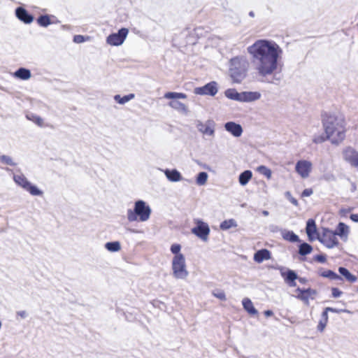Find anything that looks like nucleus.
Wrapping results in <instances>:
<instances>
[{
    "instance_id": "obj_24",
    "label": "nucleus",
    "mask_w": 358,
    "mask_h": 358,
    "mask_svg": "<svg viewBox=\"0 0 358 358\" xmlns=\"http://www.w3.org/2000/svg\"><path fill=\"white\" fill-rule=\"evenodd\" d=\"M169 106L184 115H187L189 113L187 106L179 101H170Z\"/></svg>"
},
{
    "instance_id": "obj_12",
    "label": "nucleus",
    "mask_w": 358,
    "mask_h": 358,
    "mask_svg": "<svg viewBox=\"0 0 358 358\" xmlns=\"http://www.w3.org/2000/svg\"><path fill=\"white\" fill-rule=\"evenodd\" d=\"M343 155L345 162L358 169V152L351 147H348L343 150Z\"/></svg>"
},
{
    "instance_id": "obj_39",
    "label": "nucleus",
    "mask_w": 358,
    "mask_h": 358,
    "mask_svg": "<svg viewBox=\"0 0 358 358\" xmlns=\"http://www.w3.org/2000/svg\"><path fill=\"white\" fill-rule=\"evenodd\" d=\"M0 161L4 164L10 166H15L16 164L13 161L12 158L8 155H1Z\"/></svg>"
},
{
    "instance_id": "obj_30",
    "label": "nucleus",
    "mask_w": 358,
    "mask_h": 358,
    "mask_svg": "<svg viewBox=\"0 0 358 358\" xmlns=\"http://www.w3.org/2000/svg\"><path fill=\"white\" fill-rule=\"evenodd\" d=\"M320 275L332 280H342V278L331 270H325L320 273Z\"/></svg>"
},
{
    "instance_id": "obj_45",
    "label": "nucleus",
    "mask_w": 358,
    "mask_h": 358,
    "mask_svg": "<svg viewBox=\"0 0 358 358\" xmlns=\"http://www.w3.org/2000/svg\"><path fill=\"white\" fill-rule=\"evenodd\" d=\"M73 41L76 43H81L86 41V38L83 35H75Z\"/></svg>"
},
{
    "instance_id": "obj_56",
    "label": "nucleus",
    "mask_w": 358,
    "mask_h": 358,
    "mask_svg": "<svg viewBox=\"0 0 358 358\" xmlns=\"http://www.w3.org/2000/svg\"><path fill=\"white\" fill-rule=\"evenodd\" d=\"M278 230L280 231V229H278V227L277 226H272L271 227V231H277Z\"/></svg>"
},
{
    "instance_id": "obj_31",
    "label": "nucleus",
    "mask_w": 358,
    "mask_h": 358,
    "mask_svg": "<svg viewBox=\"0 0 358 358\" xmlns=\"http://www.w3.org/2000/svg\"><path fill=\"white\" fill-rule=\"evenodd\" d=\"M134 96V94H129L124 96H121L120 94H116L114 96V100L120 104H124L133 99Z\"/></svg>"
},
{
    "instance_id": "obj_50",
    "label": "nucleus",
    "mask_w": 358,
    "mask_h": 358,
    "mask_svg": "<svg viewBox=\"0 0 358 358\" xmlns=\"http://www.w3.org/2000/svg\"><path fill=\"white\" fill-rule=\"evenodd\" d=\"M313 193V191L312 189L310 188H307V189H305L302 193H301V196L303 197H308V196H310V195H312Z\"/></svg>"
},
{
    "instance_id": "obj_8",
    "label": "nucleus",
    "mask_w": 358,
    "mask_h": 358,
    "mask_svg": "<svg viewBox=\"0 0 358 358\" xmlns=\"http://www.w3.org/2000/svg\"><path fill=\"white\" fill-rule=\"evenodd\" d=\"M318 241L328 248H333L339 243L334 231L325 229L322 236H317Z\"/></svg>"
},
{
    "instance_id": "obj_10",
    "label": "nucleus",
    "mask_w": 358,
    "mask_h": 358,
    "mask_svg": "<svg viewBox=\"0 0 358 358\" xmlns=\"http://www.w3.org/2000/svg\"><path fill=\"white\" fill-rule=\"evenodd\" d=\"M280 274L285 283L291 287L296 285V280H298L301 284H305L307 282L306 278L299 277L297 273L291 269H287L286 271H282L281 270Z\"/></svg>"
},
{
    "instance_id": "obj_17",
    "label": "nucleus",
    "mask_w": 358,
    "mask_h": 358,
    "mask_svg": "<svg viewBox=\"0 0 358 358\" xmlns=\"http://www.w3.org/2000/svg\"><path fill=\"white\" fill-rule=\"evenodd\" d=\"M16 17L25 24H30L34 20V17L25 8L17 7L15 9Z\"/></svg>"
},
{
    "instance_id": "obj_3",
    "label": "nucleus",
    "mask_w": 358,
    "mask_h": 358,
    "mask_svg": "<svg viewBox=\"0 0 358 358\" xmlns=\"http://www.w3.org/2000/svg\"><path fill=\"white\" fill-rule=\"evenodd\" d=\"M249 69L250 62L245 56H236L229 62V75L234 83H241L248 77Z\"/></svg>"
},
{
    "instance_id": "obj_47",
    "label": "nucleus",
    "mask_w": 358,
    "mask_h": 358,
    "mask_svg": "<svg viewBox=\"0 0 358 358\" xmlns=\"http://www.w3.org/2000/svg\"><path fill=\"white\" fill-rule=\"evenodd\" d=\"M327 310H328L329 312L335 313H350V311L346 309H337V308H331V307H327Z\"/></svg>"
},
{
    "instance_id": "obj_58",
    "label": "nucleus",
    "mask_w": 358,
    "mask_h": 358,
    "mask_svg": "<svg viewBox=\"0 0 358 358\" xmlns=\"http://www.w3.org/2000/svg\"><path fill=\"white\" fill-rule=\"evenodd\" d=\"M249 16H250L251 17H255V13L253 11H250L249 12Z\"/></svg>"
},
{
    "instance_id": "obj_52",
    "label": "nucleus",
    "mask_w": 358,
    "mask_h": 358,
    "mask_svg": "<svg viewBox=\"0 0 358 358\" xmlns=\"http://www.w3.org/2000/svg\"><path fill=\"white\" fill-rule=\"evenodd\" d=\"M17 315L20 316L22 319H24L27 317V313L25 310L17 311Z\"/></svg>"
},
{
    "instance_id": "obj_18",
    "label": "nucleus",
    "mask_w": 358,
    "mask_h": 358,
    "mask_svg": "<svg viewBox=\"0 0 358 358\" xmlns=\"http://www.w3.org/2000/svg\"><path fill=\"white\" fill-rule=\"evenodd\" d=\"M167 179L173 182L181 181L182 176L181 173L176 169H165L163 171Z\"/></svg>"
},
{
    "instance_id": "obj_57",
    "label": "nucleus",
    "mask_w": 358,
    "mask_h": 358,
    "mask_svg": "<svg viewBox=\"0 0 358 358\" xmlns=\"http://www.w3.org/2000/svg\"><path fill=\"white\" fill-rule=\"evenodd\" d=\"M262 215H263L264 216H268V215H269V213H268V210H263V211H262Z\"/></svg>"
},
{
    "instance_id": "obj_23",
    "label": "nucleus",
    "mask_w": 358,
    "mask_h": 358,
    "mask_svg": "<svg viewBox=\"0 0 358 358\" xmlns=\"http://www.w3.org/2000/svg\"><path fill=\"white\" fill-rule=\"evenodd\" d=\"M317 228L315 222L313 219H309L306 222V231L308 237L309 241H313L315 238L313 236L316 232Z\"/></svg>"
},
{
    "instance_id": "obj_16",
    "label": "nucleus",
    "mask_w": 358,
    "mask_h": 358,
    "mask_svg": "<svg viewBox=\"0 0 358 358\" xmlns=\"http://www.w3.org/2000/svg\"><path fill=\"white\" fill-rule=\"evenodd\" d=\"M224 129L234 137H240L243 134V128L240 124L235 122H227L224 124Z\"/></svg>"
},
{
    "instance_id": "obj_15",
    "label": "nucleus",
    "mask_w": 358,
    "mask_h": 358,
    "mask_svg": "<svg viewBox=\"0 0 358 358\" xmlns=\"http://www.w3.org/2000/svg\"><path fill=\"white\" fill-rule=\"evenodd\" d=\"M196 126L197 129L203 134L213 136L215 134V122L213 120H208L205 124L198 120Z\"/></svg>"
},
{
    "instance_id": "obj_34",
    "label": "nucleus",
    "mask_w": 358,
    "mask_h": 358,
    "mask_svg": "<svg viewBox=\"0 0 358 358\" xmlns=\"http://www.w3.org/2000/svg\"><path fill=\"white\" fill-rule=\"evenodd\" d=\"M237 227V222L234 219L224 220L220 223V228L222 230H228L231 227Z\"/></svg>"
},
{
    "instance_id": "obj_29",
    "label": "nucleus",
    "mask_w": 358,
    "mask_h": 358,
    "mask_svg": "<svg viewBox=\"0 0 358 358\" xmlns=\"http://www.w3.org/2000/svg\"><path fill=\"white\" fill-rule=\"evenodd\" d=\"M252 173L250 170H246L242 172L238 177L239 183L244 186L248 183L250 180L252 178Z\"/></svg>"
},
{
    "instance_id": "obj_43",
    "label": "nucleus",
    "mask_w": 358,
    "mask_h": 358,
    "mask_svg": "<svg viewBox=\"0 0 358 358\" xmlns=\"http://www.w3.org/2000/svg\"><path fill=\"white\" fill-rule=\"evenodd\" d=\"M285 197L293 204L295 206H298L299 205V203H298V201L294 198L291 193L287 191L285 193Z\"/></svg>"
},
{
    "instance_id": "obj_26",
    "label": "nucleus",
    "mask_w": 358,
    "mask_h": 358,
    "mask_svg": "<svg viewBox=\"0 0 358 358\" xmlns=\"http://www.w3.org/2000/svg\"><path fill=\"white\" fill-rule=\"evenodd\" d=\"M244 309L250 315H257L258 311L254 307L252 301L248 298H245L242 301Z\"/></svg>"
},
{
    "instance_id": "obj_19",
    "label": "nucleus",
    "mask_w": 358,
    "mask_h": 358,
    "mask_svg": "<svg viewBox=\"0 0 358 358\" xmlns=\"http://www.w3.org/2000/svg\"><path fill=\"white\" fill-rule=\"evenodd\" d=\"M349 232V227L343 222H339L334 234H335L336 236H338L341 239L346 241Z\"/></svg>"
},
{
    "instance_id": "obj_6",
    "label": "nucleus",
    "mask_w": 358,
    "mask_h": 358,
    "mask_svg": "<svg viewBox=\"0 0 358 358\" xmlns=\"http://www.w3.org/2000/svg\"><path fill=\"white\" fill-rule=\"evenodd\" d=\"M13 180L16 184L33 196H42L43 194V191L32 185L23 174L14 175Z\"/></svg>"
},
{
    "instance_id": "obj_44",
    "label": "nucleus",
    "mask_w": 358,
    "mask_h": 358,
    "mask_svg": "<svg viewBox=\"0 0 358 358\" xmlns=\"http://www.w3.org/2000/svg\"><path fill=\"white\" fill-rule=\"evenodd\" d=\"M327 322H328V321H327L325 320L320 319L319 321L317 327V330L320 332H322L324 330Z\"/></svg>"
},
{
    "instance_id": "obj_37",
    "label": "nucleus",
    "mask_w": 358,
    "mask_h": 358,
    "mask_svg": "<svg viewBox=\"0 0 358 358\" xmlns=\"http://www.w3.org/2000/svg\"><path fill=\"white\" fill-rule=\"evenodd\" d=\"M208 173L206 172L202 171L198 173L196 182L198 185H203L206 183L208 180Z\"/></svg>"
},
{
    "instance_id": "obj_32",
    "label": "nucleus",
    "mask_w": 358,
    "mask_h": 358,
    "mask_svg": "<svg viewBox=\"0 0 358 358\" xmlns=\"http://www.w3.org/2000/svg\"><path fill=\"white\" fill-rule=\"evenodd\" d=\"M313 250V247L307 243H303L299 245V254L301 256H306L308 254H310Z\"/></svg>"
},
{
    "instance_id": "obj_13",
    "label": "nucleus",
    "mask_w": 358,
    "mask_h": 358,
    "mask_svg": "<svg viewBox=\"0 0 358 358\" xmlns=\"http://www.w3.org/2000/svg\"><path fill=\"white\" fill-rule=\"evenodd\" d=\"M311 168L312 163L307 160H299L295 166L296 171L303 178H306L309 176Z\"/></svg>"
},
{
    "instance_id": "obj_7",
    "label": "nucleus",
    "mask_w": 358,
    "mask_h": 358,
    "mask_svg": "<svg viewBox=\"0 0 358 358\" xmlns=\"http://www.w3.org/2000/svg\"><path fill=\"white\" fill-rule=\"evenodd\" d=\"M194 222L196 227L192 229V233L202 241H207L210 231L208 224L199 219L194 220Z\"/></svg>"
},
{
    "instance_id": "obj_48",
    "label": "nucleus",
    "mask_w": 358,
    "mask_h": 358,
    "mask_svg": "<svg viewBox=\"0 0 358 358\" xmlns=\"http://www.w3.org/2000/svg\"><path fill=\"white\" fill-rule=\"evenodd\" d=\"M213 295L222 300V301H225L226 300V295H225V293L223 292V291H218L217 292H213Z\"/></svg>"
},
{
    "instance_id": "obj_60",
    "label": "nucleus",
    "mask_w": 358,
    "mask_h": 358,
    "mask_svg": "<svg viewBox=\"0 0 358 358\" xmlns=\"http://www.w3.org/2000/svg\"><path fill=\"white\" fill-rule=\"evenodd\" d=\"M246 358H248V357H246Z\"/></svg>"
},
{
    "instance_id": "obj_11",
    "label": "nucleus",
    "mask_w": 358,
    "mask_h": 358,
    "mask_svg": "<svg viewBox=\"0 0 358 358\" xmlns=\"http://www.w3.org/2000/svg\"><path fill=\"white\" fill-rule=\"evenodd\" d=\"M217 84L215 81L210 82L203 87H196L194 94L199 95L215 96L217 93Z\"/></svg>"
},
{
    "instance_id": "obj_25",
    "label": "nucleus",
    "mask_w": 358,
    "mask_h": 358,
    "mask_svg": "<svg viewBox=\"0 0 358 358\" xmlns=\"http://www.w3.org/2000/svg\"><path fill=\"white\" fill-rule=\"evenodd\" d=\"M13 76L20 80H27L31 76V73L29 69L20 67L13 73Z\"/></svg>"
},
{
    "instance_id": "obj_42",
    "label": "nucleus",
    "mask_w": 358,
    "mask_h": 358,
    "mask_svg": "<svg viewBox=\"0 0 358 358\" xmlns=\"http://www.w3.org/2000/svg\"><path fill=\"white\" fill-rule=\"evenodd\" d=\"M181 250V246L180 244H173L171 246V248H170V250L171 252L175 255V256H177L178 255H182V253L180 252Z\"/></svg>"
},
{
    "instance_id": "obj_53",
    "label": "nucleus",
    "mask_w": 358,
    "mask_h": 358,
    "mask_svg": "<svg viewBox=\"0 0 358 358\" xmlns=\"http://www.w3.org/2000/svg\"><path fill=\"white\" fill-rule=\"evenodd\" d=\"M350 218L354 222H358V213L357 214H351Z\"/></svg>"
},
{
    "instance_id": "obj_33",
    "label": "nucleus",
    "mask_w": 358,
    "mask_h": 358,
    "mask_svg": "<svg viewBox=\"0 0 358 358\" xmlns=\"http://www.w3.org/2000/svg\"><path fill=\"white\" fill-rule=\"evenodd\" d=\"M164 97L167 99H186L187 94L182 92H169L164 94Z\"/></svg>"
},
{
    "instance_id": "obj_40",
    "label": "nucleus",
    "mask_w": 358,
    "mask_h": 358,
    "mask_svg": "<svg viewBox=\"0 0 358 358\" xmlns=\"http://www.w3.org/2000/svg\"><path fill=\"white\" fill-rule=\"evenodd\" d=\"M327 140H330L331 141V138L330 137H327V134H326V136L318 135V136H314V138L313 139V141L315 144H320V143H322L326 141Z\"/></svg>"
},
{
    "instance_id": "obj_35",
    "label": "nucleus",
    "mask_w": 358,
    "mask_h": 358,
    "mask_svg": "<svg viewBox=\"0 0 358 358\" xmlns=\"http://www.w3.org/2000/svg\"><path fill=\"white\" fill-rule=\"evenodd\" d=\"M107 250L113 252H118L121 249V245L118 241L108 242L105 244Z\"/></svg>"
},
{
    "instance_id": "obj_1",
    "label": "nucleus",
    "mask_w": 358,
    "mask_h": 358,
    "mask_svg": "<svg viewBox=\"0 0 358 358\" xmlns=\"http://www.w3.org/2000/svg\"><path fill=\"white\" fill-rule=\"evenodd\" d=\"M252 63L259 80L277 85L280 81L275 73L283 53L280 46L273 41L259 39L247 48Z\"/></svg>"
},
{
    "instance_id": "obj_59",
    "label": "nucleus",
    "mask_w": 358,
    "mask_h": 358,
    "mask_svg": "<svg viewBox=\"0 0 358 358\" xmlns=\"http://www.w3.org/2000/svg\"><path fill=\"white\" fill-rule=\"evenodd\" d=\"M355 189H356V186H355V184H353V185H352V191H355Z\"/></svg>"
},
{
    "instance_id": "obj_49",
    "label": "nucleus",
    "mask_w": 358,
    "mask_h": 358,
    "mask_svg": "<svg viewBox=\"0 0 358 358\" xmlns=\"http://www.w3.org/2000/svg\"><path fill=\"white\" fill-rule=\"evenodd\" d=\"M314 259L320 263H324L327 258L324 255H317L314 257Z\"/></svg>"
},
{
    "instance_id": "obj_55",
    "label": "nucleus",
    "mask_w": 358,
    "mask_h": 358,
    "mask_svg": "<svg viewBox=\"0 0 358 358\" xmlns=\"http://www.w3.org/2000/svg\"><path fill=\"white\" fill-rule=\"evenodd\" d=\"M264 313L266 317H271L273 315V312L271 310H266Z\"/></svg>"
},
{
    "instance_id": "obj_2",
    "label": "nucleus",
    "mask_w": 358,
    "mask_h": 358,
    "mask_svg": "<svg viewBox=\"0 0 358 358\" xmlns=\"http://www.w3.org/2000/svg\"><path fill=\"white\" fill-rule=\"evenodd\" d=\"M322 125L332 144L338 145L345 137V121L342 115L325 113L322 115Z\"/></svg>"
},
{
    "instance_id": "obj_20",
    "label": "nucleus",
    "mask_w": 358,
    "mask_h": 358,
    "mask_svg": "<svg viewBox=\"0 0 358 358\" xmlns=\"http://www.w3.org/2000/svg\"><path fill=\"white\" fill-rule=\"evenodd\" d=\"M280 231L282 238L285 241H287L290 243H296L300 242L301 240L298 235H296L294 231H289L285 229H280Z\"/></svg>"
},
{
    "instance_id": "obj_14",
    "label": "nucleus",
    "mask_w": 358,
    "mask_h": 358,
    "mask_svg": "<svg viewBox=\"0 0 358 358\" xmlns=\"http://www.w3.org/2000/svg\"><path fill=\"white\" fill-rule=\"evenodd\" d=\"M296 292L299 293L296 298L303 301L306 305H309V299L311 298L313 299V296L317 294V291L311 288L301 289L298 287Z\"/></svg>"
},
{
    "instance_id": "obj_28",
    "label": "nucleus",
    "mask_w": 358,
    "mask_h": 358,
    "mask_svg": "<svg viewBox=\"0 0 358 358\" xmlns=\"http://www.w3.org/2000/svg\"><path fill=\"white\" fill-rule=\"evenodd\" d=\"M226 97L229 99L241 102L242 92H238L235 89H228L224 92Z\"/></svg>"
},
{
    "instance_id": "obj_21",
    "label": "nucleus",
    "mask_w": 358,
    "mask_h": 358,
    "mask_svg": "<svg viewBox=\"0 0 358 358\" xmlns=\"http://www.w3.org/2000/svg\"><path fill=\"white\" fill-rule=\"evenodd\" d=\"M271 258V252L267 249H261L257 251L254 255V260L257 263H261L264 260Z\"/></svg>"
},
{
    "instance_id": "obj_36",
    "label": "nucleus",
    "mask_w": 358,
    "mask_h": 358,
    "mask_svg": "<svg viewBox=\"0 0 358 358\" xmlns=\"http://www.w3.org/2000/svg\"><path fill=\"white\" fill-rule=\"evenodd\" d=\"M37 23L43 27H47L52 22L48 15H42L37 18Z\"/></svg>"
},
{
    "instance_id": "obj_4",
    "label": "nucleus",
    "mask_w": 358,
    "mask_h": 358,
    "mask_svg": "<svg viewBox=\"0 0 358 358\" xmlns=\"http://www.w3.org/2000/svg\"><path fill=\"white\" fill-rule=\"evenodd\" d=\"M150 206L143 200H137L134 203L133 209H128L127 212V220L129 222L148 221L151 215Z\"/></svg>"
},
{
    "instance_id": "obj_22",
    "label": "nucleus",
    "mask_w": 358,
    "mask_h": 358,
    "mask_svg": "<svg viewBox=\"0 0 358 358\" xmlns=\"http://www.w3.org/2000/svg\"><path fill=\"white\" fill-rule=\"evenodd\" d=\"M261 94L259 92H243L241 96V102L255 101L261 98Z\"/></svg>"
},
{
    "instance_id": "obj_54",
    "label": "nucleus",
    "mask_w": 358,
    "mask_h": 358,
    "mask_svg": "<svg viewBox=\"0 0 358 358\" xmlns=\"http://www.w3.org/2000/svg\"><path fill=\"white\" fill-rule=\"evenodd\" d=\"M324 179L326 180H328V181H330V180H335V177L334 175L331 174V175H326L324 176Z\"/></svg>"
},
{
    "instance_id": "obj_38",
    "label": "nucleus",
    "mask_w": 358,
    "mask_h": 358,
    "mask_svg": "<svg viewBox=\"0 0 358 358\" xmlns=\"http://www.w3.org/2000/svg\"><path fill=\"white\" fill-rule=\"evenodd\" d=\"M257 171L264 175V176H266L268 179H270L271 178V175H272V173H271V171L270 169L267 168L266 166H264V165H262V166H259L258 168H257Z\"/></svg>"
},
{
    "instance_id": "obj_46",
    "label": "nucleus",
    "mask_w": 358,
    "mask_h": 358,
    "mask_svg": "<svg viewBox=\"0 0 358 358\" xmlns=\"http://www.w3.org/2000/svg\"><path fill=\"white\" fill-rule=\"evenodd\" d=\"M331 294L334 298H338L343 294V292L337 287H332Z\"/></svg>"
},
{
    "instance_id": "obj_51",
    "label": "nucleus",
    "mask_w": 358,
    "mask_h": 358,
    "mask_svg": "<svg viewBox=\"0 0 358 358\" xmlns=\"http://www.w3.org/2000/svg\"><path fill=\"white\" fill-rule=\"evenodd\" d=\"M328 313H329V311L327 310V308H325L324 311L322 313L321 319L328 321V319H329Z\"/></svg>"
},
{
    "instance_id": "obj_9",
    "label": "nucleus",
    "mask_w": 358,
    "mask_h": 358,
    "mask_svg": "<svg viewBox=\"0 0 358 358\" xmlns=\"http://www.w3.org/2000/svg\"><path fill=\"white\" fill-rule=\"evenodd\" d=\"M129 33L127 28H121L117 33H113L106 38V43L113 46L122 45Z\"/></svg>"
},
{
    "instance_id": "obj_5",
    "label": "nucleus",
    "mask_w": 358,
    "mask_h": 358,
    "mask_svg": "<svg viewBox=\"0 0 358 358\" xmlns=\"http://www.w3.org/2000/svg\"><path fill=\"white\" fill-rule=\"evenodd\" d=\"M173 276L176 279L185 280L189 275L187 269L185 258L183 255L174 256L171 262Z\"/></svg>"
},
{
    "instance_id": "obj_41",
    "label": "nucleus",
    "mask_w": 358,
    "mask_h": 358,
    "mask_svg": "<svg viewBox=\"0 0 358 358\" xmlns=\"http://www.w3.org/2000/svg\"><path fill=\"white\" fill-rule=\"evenodd\" d=\"M27 117L28 119L31 120L34 122L40 127H41L43 124V120L39 116L31 115V117L28 115Z\"/></svg>"
},
{
    "instance_id": "obj_27",
    "label": "nucleus",
    "mask_w": 358,
    "mask_h": 358,
    "mask_svg": "<svg viewBox=\"0 0 358 358\" xmlns=\"http://www.w3.org/2000/svg\"><path fill=\"white\" fill-rule=\"evenodd\" d=\"M339 273L343 276L348 281L350 282H355L357 281V278L352 275L346 268L345 267H339L338 268Z\"/></svg>"
}]
</instances>
